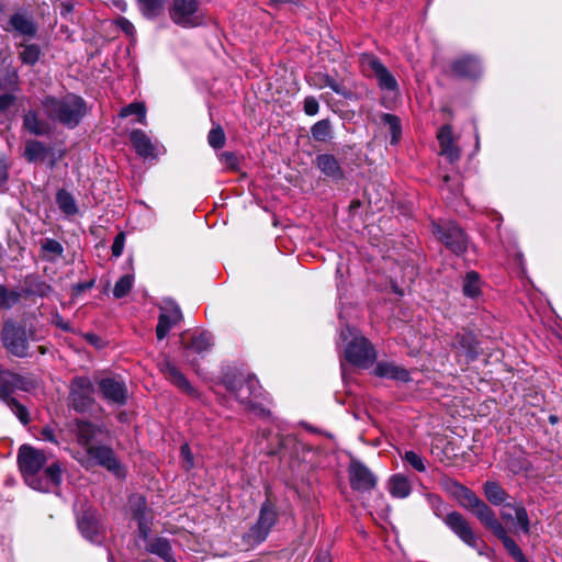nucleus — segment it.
<instances>
[{"instance_id":"864d4df0","label":"nucleus","mask_w":562,"mask_h":562,"mask_svg":"<svg viewBox=\"0 0 562 562\" xmlns=\"http://www.w3.org/2000/svg\"><path fill=\"white\" fill-rule=\"evenodd\" d=\"M427 501H428L430 507L432 508L434 514L437 517H442L443 513L446 512V504L441 499V497L438 495H435V494H428Z\"/></svg>"},{"instance_id":"680f3d73","label":"nucleus","mask_w":562,"mask_h":562,"mask_svg":"<svg viewBox=\"0 0 562 562\" xmlns=\"http://www.w3.org/2000/svg\"><path fill=\"white\" fill-rule=\"evenodd\" d=\"M181 457L183 461L187 463L188 468H191L193 465V457L188 443L181 446Z\"/></svg>"},{"instance_id":"6ab92c4d","label":"nucleus","mask_w":562,"mask_h":562,"mask_svg":"<svg viewBox=\"0 0 562 562\" xmlns=\"http://www.w3.org/2000/svg\"><path fill=\"white\" fill-rule=\"evenodd\" d=\"M374 374L380 378L400 382H407L411 380V374L405 368L389 361L379 362L374 369Z\"/></svg>"},{"instance_id":"423d86ee","label":"nucleus","mask_w":562,"mask_h":562,"mask_svg":"<svg viewBox=\"0 0 562 562\" xmlns=\"http://www.w3.org/2000/svg\"><path fill=\"white\" fill-rule=\"evenodd\" d=\"M277 521V512L273 506L266 502L261 505L257 522L244 536L249 544H258L265 541Z\"/></svg>"},{"instance_id":"ea45409f","label":"nucleus","mask_w":562,"mask_h":562,"mask_svg":"<svg viewBox=\"0 0 562 562\" xmlns=\"http://www.w3.org/2000/svg\"><path fill=\"white\" fill-rule=\"evenodd\" d=\"M130 115H136L137 122L146 124V106L142 102L130 103L128 105L121 109L120 116L127 117Z\"/></svg>"},{"instance_id":"603ef678","label":"nucleus","mask_w":562,"mask_h":562,"mask_svg":"<svg viewBox=\"0 0 562 562\" xmlns=\"http://www.w3.org/2000/svg\"><path fill=\"white\" fill-rule=\"evenodd\" d=\"M404 460L416 471L425 472L426 467L424 463V459L422 456L416 453L415 451H406L404 454Z\"/></svg>"},{"instance_id":"58836bf2","label":"nucleus","mask_w":562,"mask_h":562,"mask_svg":"<svg viewBox=\"0 0 562 562\" xmlns=\"http://www.w3.org/2000/svg\"><path fill=\"white\" fill-rule=\"evenodd\" d=\"M56 202L64 213L68 215L77 213L76 201L69 192L59 190L56 195Z\"/></svg>"},{"instance_id":"b1692460","label":"nucleus","mask_w":562,"mask_h":562,"mask_svg":"<svg viewBox=\"0 0 562 562\" xmlns=\"http://www.w3.org/2000/svg\"><path fill=\"white\" fill-rule=\"evenodd\" d=\"M100 428L86 420H77L76 422V437L78 443L85 449V451H88V447H93L92 440L97 437V435L100 432Z\"/></svg>"},{"instance_id":"3c124183","label":"nucleus","mask_w":562,"mask_h":562,"mask_svg":"<svg viewBox=\"0 0 562 562\" xmlns=\"http://www.w3.org/2000/svg\"><path fill=\"white\" fill-rule=\"evenodd\" d=\"M207 142L211 147L217 149L225 145V134L221 126L214 127L209 132Z\"/></svg>"},{"instance_id":"5fc2aeb1","label":"nucleus","mask_w":562,"mask_h":562,"mask_svg":"<svg viewBox=\"0 0 562 562\" xmlns=\"http://www.w3.org/2000/svg\"><path fill=\"white\" fill-rule=\"evenodd\" d=\"M220 160L229 170H236L238 168V159L236 155L231 151L222 153Z\"/></svg>"},{"instance_id":"de8ad7c7","label":"nucleus","mask_w":562,"mask_h":562,"mask_svg":"<svg viewBox=\"0 0 562 562\" xmlns=\"http://www.w3.org/2000/svg\"><path fill=\"white\" fill-rule=\"evenodd\" d=\"M473 342L474 340L470 335H463L458 339V344L464 349L468 361L474 360L477 356L476 347Z\"/></svg>"},{"instance_id":"69168bd1","label":"nucleus","mask_w":562,"mask_h":562,"mask_svg":"<svg viewBox=\"0 0 562 562\" xmlns=\"http://www.w3.org/2000/svg\"><path fill=\"white\" fill-rule=\"evenodd\" d=\"M138 522V530L143 538H147L149 532V527L147 525V518L145 519H136Z\"/></svg>"},{"instance_id":"a878e982","label":"nucleus","mask_w":562,"mask_h":562,"mask_svg":"<svg viewBox=\"0 0 562 562\" xmlns=\"http://www.w3.org/2000/svg\"><path fill=\"white\" fill-rule=\"evenodd\" d=\"M160 370L166 375V378L170 380L179 389L188 393L193 391L192 386L190 385L186 376L182 374V372L168 359L164 360V362L160 363Z\"/></svg>"},{"instance_id":"ddd939ff","label":"nucleus","mask_w":562,"mask_h":562,"mask_svg":"<svg viewBox=\"0 0 562 562\" xmlns=\"http://www.w3.org/2000/svg\"><path fill=\"white\" fill-rule=\"evenodd\" d=\"M361 65L366 70H371L378 85L383 90L395 91L397 81L387 68L373 55H362Z\"/></svg>"},{"instance_id":"c85d7f7f","label":"nucleus","mask_w":562,"mask_h":562,"mask_svg":"<svg viewBox=\"0 0 562 562\" xmlns=\"http://www.w3.org/2000/svg\"><path fill=\"white\" fill-rule=\"evenodd\" d=\"M316 165L323 173L331 178H340L342 176L341 168L337 159L329 154L318 155L316 157Z\"/></svg>"},{"instance_id":"2eb2a0df","label":"nucleus","mask_w":562,"mask_h":562,"mask_svg":"<svg viewBox=\"0 0 562 562\" xmlns=\"http://www.w3.org/2000/svg\"><path fill=\"white\" fill-rule=\"evenodd\" d=\"M99 389L108 402L124 405L127 401V387L121 378H104L99 382Z\"/></svg>"},{"instance_id":"a18cd8bd","label":"nucleus","mask_w":562,"mask_h":562,"mask_svg":"<svg viewBox=\"0 0 562 562\" xmlns=\"http://www.w3.org/2000/svg\"><path fill=\"white\" fill-rule=\"evenodd\" d=\"M3 402L12 409L14 415L23 425L29 424V412L22 404H20L14 397H10Z\"/></svg>"},{"instance_id":"79ce46f5","label":"nucleus","mask_w":562,"mask_h":562,"mask_svg":"<svg viewBox=\"0 0 562 562\" xmlns=\"http://www.w3.org/2000/svg\"><path fill=\"white\" fill-rule=\"evenodd\" d=\"M140 12L145 16H155L164 8L165 0H137Z\"/></svg>"},{"instance_id":"a19ab883","label":"nucleus","mask_w":562,"mask_h":562,"mask_svg":"<svg viewBox=\"0 0 562 562\" xmlns=\"http://www.w3.org/2000/svg\"><path fill=\"white\" fill-rule=\"evenodd\" d=\"M134 284V276L133 274H125L121 277L113 289V295L115 299H122L126 296L130 291L132 290Z\"/></svg>"},{"instance_id":"412c9836","label":"nucleus","mask_w":562,"mask_h":562,"mask_svg":"<svg viewBox=\"0 0 562 562\" xmlns=\"http://www.w3.org/2000/svg\"><path fill=\"white\" fill-rule=\"evenodd\" d=\"M23 383V378L5 368H2L0 373V400L5 401L12 397V393L20 389Z\"/></svg>"},{"instance_id":"7ed1b4c3","label":"nucleus","mask_w":562,"mask_h":562,"mask_svg":"<svg viewBox=\"0 0 562 562\" xmlns=\"http://www.w3.org/2000/svg\"><path fill=\"white\" fill-rule=\"evenodd\" d=\"M32 333L21 324L7 319L1 330V341L7 350L13 357L27 358L30 356V337Z\"/></svg>"},{"instance_id":"9d476101","label":"nucleus","mask_w":562,"mask_h":562,"mask_svg":"<svg viewBox=\"0 0 562 562\" xmlns=\"http://www.w3.org/2000/svg\"><path fill=\"white\" fill-rule=\"evenodd\" d=\"M86 453L87 457L79 461L87 468L93 464H99L113 472L119 477L124 476V470L114 456L112 449L105 446L88 447V451H86Z\"/></svg>"},{"instance_id":"774afa93","label":"nucleus","mask_w":562,"mask_h":562,"mask_svg":"<svg viewBox=\"0 0 562 562\" xmlns=\"http://www.w3.org/2000/svg\"><path fill=\"white\" fill-rule=\"evenodd\" d=\"M114 4H115L116 8H119L122 11H125L126 7H127L126 2L123 1V0H115Z\"/></svg>"},{"instance_id":"20e7f679","label":"nucleus","mask_w":562,"mask_h":562,"mask_svg":"<svg viewBox=\"0 0 562 562\" xmlns=\"http://www.w3.org/2000/svg\"><path fill=\"white\" fill-rule=\"evenodd\" d=\"M227 390L247 407L254 408V400L260 396V386L255 376L237 374L225 381Z\"/></svg>"},{"instance_id":"a211bd4d","label":"nucleus","mask_w":562,"mask_h":562,"mask_svg":"<svg viewBox=\"0 0 562 562\" xmlns=\"http://www.w3.org/2000/svg\"><path fill=\"white\" fill-rule=\"evenodd\" d=\"M180 340L186 349H190L196 353L207 351L212 346V336L206 331H184L180 335Z\"/></svg>"},{"instance_id":"13d9d810","label":"nucleus","mask_w":562,"mask_h":562,"mask_svg":"<svg viewBox=\"0 0 562 562\" xmlns=\"http://www.w3.org/2000/svg\"><path fill=\"white\" fill-rule=\"evenodd\" d=\"M319 109L318 101L314 97H307L304 100V112L307 115H315L317 114Z\"/></svg>"},{"instance_id":"c9c22d12","label":"nucleus","mask_w":562,"mask_h":562,"mask_svg":"<svg viewBox=\"0 0 562 562\" xmlns=\"http://www.w3.org/2000/svg\"><path fill=\"white\" fill-rule=\"evenodd\" d=\"M128 509L134 519L147 518V504L145 497L139 494L132 495L128 499Z\"/></svg>"},{"instance_id":"0eeeda50","label":"nucleus","mask_w":562,"mask_h":562,"mask_svg":"<svg viewBox=\"0 0 562 562\" xmlns=\"http://www.w3.org/2000/svg\"><path fill=\"white\" fill-rule=\"evenodd\" d=\"M432 233L441 243L457 255L465 251L468 247V239L463 231L452 222L434 224Z\"/></svg>"},{"instance_id":"aec40b11","label":"nucleus","mask_w":562,"mask_h":562,"mask_svg":"<svg viewBox=\"0 0 562 562\" xmlns=\"http://www.w3.org/2000/svg\"><path fill=\"white\" fill-rule=\"evenodd\" d=\"M437 138L440 146V154L446 156L451 162L458 160L460 151L453 144L451 127L449 125L442 126L437 134Z\"/></svg>"},{"instance_id":"39448f33","label":"nucleus","mask_w":562,"mask_h":562,"mask_svg":"<svg viewBox=\"0 0 562 562\" xmlns=\"http://www.w3.org/2000/svg\"><path fill=\"white\" fill-rule=\"evenodd\" d=\"M170 19L187 29L199 26L203 22L196 0H172Z\"/></svg>"},{"instance_id":"bf43d9fd","label":"nucleus","mask_w":562,"mask_h":562,"mask_svg":"<svg viewBox=\"0 0 562 562\" xmlns=\"http://www.w3.org/2000/svg\"><path fill=\"white\" fill-rule=\"evenodd\" d=\"M8 164L4 157L0 156V190L8 181Z\"/></svg>"},{"instance_id":"1a4fd4ad","label":"nucleus","mask_w":562,"mask_h":562,"mask_svg":"<svg viewBox=\"0 0 562 562\" xmlns=\"http://www.w3.org/2000/svg\"><path fill=\"white\" fill-rule=\"evenodd\" d=\"M346 359L360 368H369L376 358L374 348L363 336H355L345 350Z\"/></svg>"},{"instance_id":"4d7b16f0","label":"nucleus","mask_w":562,"mask_h":562,"mask_svg":"<svg viewBox=\"0 0 562 562\" xmlns=\"http://www.w3.org/2000/svg\"><path fill=\"white\" fill-rule=\"evenodd\" d=\"M115 24L128 36H133L135 34V27L131 21L127 19L120 16L116 19Z\"/></svg>"},{"instance_id":"7c9ffc66","label":"nucleus","mask_w":562,"mask_h":562,"mask_svg":"<svg viewBox=\"0 0 562 562\" xmlns=\"http://www.w3.org/2000/svg\"><path fill=\"white\" fill-rule=\"evenodd\" d=\"M387 488L390 494L396 498H405L412 491L408 480L401 474H395L390 477Z\"/></svg>"},{"instance_id":"c03bdc74","label":"nucleus","mask_w":562,"mask_h":562,"mask_svg":"<svg viewBox=\"0 0 562 562\" xmlns=\"http://www.w3.org/2000/svg\"><path fill=\"white\" fill-rule=\"evenodd\" d=\"M20 293L10 291L4 285H0V308L9 310L20 301Z\"/></svg>"},{"instance_id":"c756f323","label":"nucleus","mask_w":562,"mask_h":562,"mask_svg":"<svg viewBox=\"0 0 562 562\" xmlns=\"http://www.w3.org/2000/svg\"><path fill=\"white\" fill-rule=\"evenodd\" d=\"M23 126L33 135H45L49 132V124L41 120L35 111L24 114Z\"/></svg>"},{"instance_id":"dca6fc26","label":"nucleus","mask_w":562,"mask_h":562,"mask_svg":"<svg viewBox=\"0 0 562 562\" xmlns=\"http://www.w3.org/2000/svg\"><path fill=\"white\" fill-rule=\"evenodd\" d=\"M349 476L351 487L357 491H370L376 484L374 474L359 461L350 463Z\"/></svg>"},{"instance_id":"09e8293b","label":"nucleus","mask_w":562,"mask_h":562,"mask_svg":"<svg viewBox=\"0 0 562 562\" xmlns=\"http://www.w3.org/2000/svg\"><path fill=\"white\" fill-rule=\"evenodd\" d=\"M42 250L45 254L50 255V259H55L57 257L63 256L64 248L61 244L55 239L46 238L42 243Z\"/></svg>"},{"instance_id":"f704fd0d","label":"nucleus","mask_w":562,"mask_h":562,"mask_svg":"<svg viewBox=\"0 0 562 562\" xmlns=\"http://www.w3.org/2000/svg\"><path fill=\"white\" fill-rule=\"evenodd\" d=\"M484 493L494 505H501L506 499L505 490L496 482L487 481L484 485Z\"/></svg>"},{"instance_id":"6e6d98bb","label":"nucleus","mask_w":562,"mask_h":562,"mask_svg":"<svg viewBox=\"0 0 562 562\" xmlns=\"http://www.w3.org/2000/svg\"><path fill=\"white\" fill-rule=\"evenodd\" d=\"M125 235L124 233H120L115 236V239L112 245V255L114 257H120L124 249Z\"/></svg>"},{"instance_id":"72a5a7b5","label":"nucleus","mask_w":562,"mask_h":562,"mask_svg":"<svg viewBox=\"0 0 562 562\" xmlns=\"http://www.w3.org/2000/svg\"><path fill=\"white\" fill-rule=\"evenodd\" d=\"M47 153V147L37 140H29L25 145L24 157L31 161L35 162L38 160H43Z\"/></svg>"},{"instance_id":"f257e3e1","label":"nucleus","mask_w":562,"mask_h":562,"mask_svg":"<svg viewBox=\"0 0 562 562\" xmlns=\"http://www.w3.org/2000/svg\"><path fill=\"white\" fill-rule=\"evenodd\" d=\"M18 462L26 484L33 490L48 492L61 481L60 464L57 461L48 463L45 453L31 446L20 448Z\"/></svg>"},{"instance_id":"8fccbe9b","label":"nucleus","mask_w":562,"mask_h":562,"mask_svg":"<svg viewBox=\"0 0 562 562\" xmlns=\"http://www.w3.org/2000/svg\"><path fill=\"white\" fill-rule=\"evenodd\" d=\"M515 519L517 524V528H519L522 532H529V518L527 510L524 506L518 505L514 508Z\"/></svg>"},{"instance_id":"bb28decb","label":"nucleus","mask_w":562,"mask_h":562,"mask_svg":"<svg viewBox=\"0 0 562 562\" xmlns=\"http://www.w3.org/2000/svg\"><path fill=\"white\" fill-rule=\"evenodd\" d=\"M146 550L149 553L158 555L165 562H177L171 549V544L168 539L157 537L148 541Z\"/></svg>"},{"instance_id":"4468645a","label":"nucleus","mask_w":562,"mask_h":562,"mask_svg":"<svg viewBox=\"0 0 562 562\" xmlns=\"http://www.w3.org/2000/svg\"><path fill=\"white\" fill-rule=\"evenodd\" d=\"M446 525L468 546L476 548L479 539L465 518L458 512L449 513L445 517Z\"/></svg>"},{"instance_id":"cd10ccee","label":"nucleus","mask_w":562,"mask_h":562,"mask_svg":"<svg viewBox=\"0 0 562 562\" xmlns=\"http://www.w3.org/2000/svg\"><path fill=\"white\" fill-rule=\"evenodd\" d=\"M130 139L137 154L142 157H149L154 154V144L145 132L140 130H134L130 134Z\"/></svg>"},{"instance_id":"0e129e2a","label":"nucleus","mask_w":562,"mask_h":562,"mask_svg":"<svg viewBox=\"0 0 562 562\" xmlns=\"http://www.w3.org/2000/svg\"><path fill=\"white\" fill-rule=\"evenodd\" d=\"M42 439L49 442H57L54 430L45 427L41 431Z\"/></svg>"},{"instance_id":"2f4dec72","label":"nucleus","mask_w":562,"mask_h":562,"mask_svg":"<svg viewBox=\"0 0 562 562\" xmlns=\"http://www.w3.org/2000/svg\"><path fill=\"white\" fill-rule=\"evenodd\" d=\"M482 281L475 271L468 272L462 282V292L467 297L476 299L481 294Z\"/></svg>"},{"instance_id":"f3484780","label":"nucleus","mask_w":562,"mask_h":562,"mask_svg":"<svg viewBox=\"0 0 562 562\" xmlns=\"http://www.w3.org/2000/svg\"><path fill=\"white\" fill-rule=\"evenodd\" d=\"M5 32H15L25 38H33L37 33V25L33 19L25 12H16L12 14L3 26Z\"/></svg>"},{"instance_id":"f8f14e48","label":"nucleus","mask_w":562,"mask_h":562,"mask_svg":"<svg viewBox=\"0 0 562 562\" xmlns=\"http://www.w3.org/2000/svg\"><path fill=\"white\" fill-rule=\"evenodd\" d=\"M182 321V313L179 305L172 300H165L160 306V314L156 327V335L159 340L164 339L169 331Z\"/></svg>"},{"instance_id":"6e6552de","label":"nucleus","mask_w":562,"mask_h":562,"mask_svg":"<svg viewBox=\"0 0 562 562\" xmlns=\"http://www.w3.org/2000/svg\"><path fill=\"white\" fill-rule=\"evenodd\" d=\"M456 494L460 504L472 510L485 527L496 518L494 512L468 487L457 484Z\"/></svg>"},{"instance_id":"37998d69","label":"nucleus","mask_w":562,"mask_h":562,"mask_svg":"<svg viewBox=\"0 0 562 562\" xmlns=\"http://www.w3.org/2000/svg\"><path fill=\"white\" fill-rule=\"evenodd\" d=\"M382 122L389 127L391 144H396L401 137V123L398 117L387 113L382 116Z\"/></svg>"},{"instance_id":"393cba45","label":"nucleus","mask_w":562,"mask_h":562,"mask_svg":"<svg viewBox=\"0 0 562 562\" xmlns=\"http://www.w3.org/2000/svg\"><path fill=\"white\" fill-rule=\"evenodd\" d=\"M452 72L459 77L475 78L481 74V66L477 59L465 56L453 63Z\"/></svg>"},{"instance_id":"338daca9","label":"nucleus","mask_w":562,"mask_h":562,"mask_svg":"<svg viewBox=\"0 0 562 562\" xmlns=\"http://www.w3.org/2000/svg\"><path fill=\"white\" fill-rule=\"evenodd\" d=\"M314 562H331L329 553L327 551L318 552Z\"/></svg>"},{"instance_id":"473e14b6","label":"nucleus","mask_w":562,"mask_h":562,"mask_svg":"<svg viewBox=\"0 0 562 562\" xmlns=\"http://www.w3.org/2000/svg\"><path fill=\"white\" fill-rule=\"evenodd\" d=\"M310 85L317 89L330 88L336 93H342V87L327 74L314 72L308 77Z\"/></svg>"},{"instance_id":"9b49d317","label":"nucleus","mask_w":562,"mask_h":562,"mask_svg":"<svg viewBox=\"0 0 562 562\" xmlns=\"http://www.w3.org/2000/svg\"><path fill=\"white\" fill-rule=\"evenodd\" d=\"M93 393L94 387L89 378H75L70 384V406L77 412H86L93 404Z\"/></svg>"},{"instance_id":"e2e57ef3","label":"nucleus","mask_w":562,"mask_h":562,"mask_svg":"<svg viewBox=\"0 0 562 562\" xmlns=\"http://www.w3.org/2000/svg\"><path fill=\"white\" fill-rule=\"evenodd\" d=\"M15 101V97L13 94H2L0 95V111H5L9 109Z\"/></svg>"},{"instance_id":"052dcab7","label":"nucleus","mask_w":562,"mask_h":562,"mask_svg":"<svg viewBox=\"0 0 562 562\" xmlns=\"http://www.w3.org/2000/svg\"><path fill=\"white\" fill-rule=\"evenodd\" d=\"M517 505H514V504H505L503 507H502V510H501V517L503 520H506V521H510L515 518V514H514V508L516 507Z\"/></svg>"},{"instance_id":"f03ea898","label":"nucleus","mask_w":562,"mask_h":562,"mask_svg":"<svg viewBox=\"0 0 562 562\" xmlns=\"http://www.w3.org/2000/svg\"><path fill=\"white\" fill-rule=\"evenodd\" d=\"M42 106L48 119L69 128L79 124L87 110L83 99L71 93L61 98L46 97Z\"/></svg>"},{"instance_id":"4c0bfd02","label":"nucleus","mask_w":562,"mask_h":562,"mask_svg":"<svg viewBox=\"0 0 562 562\" xmlns=\"http://www.w3.org/2000/svg\"><path fill=\"white\" fill-rule=\"evenodd\" d=\"M312 136L317 142H327L331 138V126L328 120H321L311 127Z\"/></svg>"},{"instance_id":"5701e85b","label":"nucleus","mask_w":562,"mask_h":562,"mask_svg":"<svg viewBox=\"0 0 562 562\" xmlns=\"http://www.w3.org/2000/svg\"><path fill=\"white\" fill-rule=\"evenodd\" d=\"M486 528H488L503 542L505 549L515 560L524 554L518 544L507 535V530L497 518L488 524Z\"/></svg>"},{"instance_id":"e433bc0d","label":"nucleus","mask_w":562,"mask_h":562,"mask_svg":"<svg viewBox=\"0 0 562 562\" xmlns=\"http://www.w3.org/2000/svg\"><path fill=\"white\" fill-rule=\"evenodd\" d=\"M21 47L20 58L22 63L30 66L35 65L42 54L40 46L36 44H22Z\"/></svg>"},{"instance_id":"4be33fe9","label":"nucleus","mask_w":562,"mask_h":562,"mask_svg":"<svg viewBox=\"0 0 562 562\" xmlns=\"http://www.w3.org/2000/svg\"><path fill=\"white\" fill-rule=\"evenodd\" d=\"M486 528H488L503 542L505 549L515 560L524 554L518 544L507 535V530L497 518L488 524Z\"/></svg>"},{"instance_id":"49530a36","label":"nucleus","mask_w":562,"mask_h":562,"mask_svg":"<svg viewBox=\"0 0 562 562\" xmlns=\"http://www.w3.org/2000/svg\"><path fill=\"white\" fill-rule=\"evenodd\" d=\"M78 527L87 539L93 541L97 536V525L94 520L90 517H82L78 521Z\"/></svg>"}]
</instances>
